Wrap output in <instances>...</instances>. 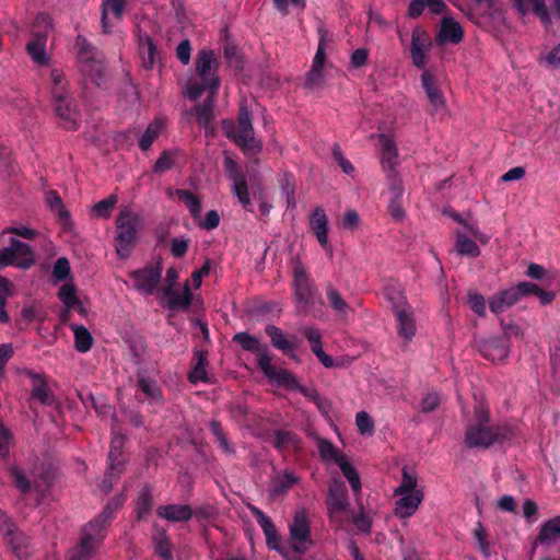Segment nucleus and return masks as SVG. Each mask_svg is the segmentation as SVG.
Wrapping results in <instances>:
<instances>
[{
	"label": "nucleus",
	"instance_id": "62",
	"mask_svg": "<svg viewBox=\"0 0 560 560\" xmlns=\"http://www.w3.org/2000/svg\"><path fill=\"white\" fill-rule=\"evenodd\" d=\"M224 55H225V58H226L230 67H233L236 70L242 69V66H243L242 56L235 46L226 45L224 47Z\"/></svg>",
	"mask_w": 560,
	"mask_h": 560
},
{
	"label": "nucleus",
	"instance_id": "47",
	"mask_svg": "<svg viewBox=\"0 0 560 560\" xmlns=\"http://www.w3.org/2000/svg\"><path fill=\"white\" fill-rule=\"evenodd\" d=\"M338 466L350 483L352 491L359 493L361 491V480L353 465L346 457Z\"/></svg>",
	"mask_w": 560,
	"mask_h": 560
},
{
	"label": "nucleus",
	"instance_id": "4",
	"mask_svg": "<svg viewBox=\"0 0 560 560\" xmlns=\"http://www.w3.org/2000/svg\"><path fill=\"white\" fill-rule=\"evenodd\" d=\"M393 495L396 498L394 515L399 520L413 516L424 500V490L419 485L417 474L404 467L401 480L394 489Z\"/></svg>",
	"mask_w": 560,
	"mask_h": 560
},
{
	"label": "nucleus",
	"instance_id": "3",
	"mask_svg": "<svg viewBox=\"0 0 560 560\" xmlns=\"http://www.w3.org/2000/svg\"><path fill=\"white\" fill-rule=\"evenodd\" d=\"M235 340L243 349L257 353V365L271 384L290 389L299 387L296 377L288 370L275 366L266 347L261 346L256 338L241 332L235 335Z\"/></svg>",
	"mask_w": 560,
	"mask_h": 560
},
{
	"label": "nucleus",
	"instance_id": "11",
	"mask_svg": "<svg viewBox=\"0 0 560 560\" xmlns=\"http://www.w3.org/2000/svg\"><path fill=\"white\" fill-rule=\"evenodd\" d=\"M318 46L313 58L311 69L305 78V86L307 89L319 88L325 82L324 68L327 60L326 50L328 48L330 39L328 31L324 26H320L318 28Z\"/></svg>",
	"mask_w": 560,
	"mask_h": 560
},
{
	"label": "nucleus",
	"instance_id": "61",
	"mask_svg": "<svg viewBox=\"0 0 560 560\" xmlns=\"http://www.w3.org/2000/svg\"><path fill=\"white\" fill-rule=\"evenodd\" d=\"M52 28V18L50 14L46 12H39L34 19L33 30L32 31H42L46 32L48 36V32Z\"/></svg>",
	"mask_w": 560,
	"mask_h": 560
},
{
	"label": "nucleus",
	"instance_id": "60",
	"mask_svg": "<svg viewBox=\"0 0 560 560\" xmlns=\"http://www.w3.org/2000/svg\"><path fill=\"white\" fill-rule=\"evenodd\" d=\"M303 335L305 336V338L310 342V346H311V349H312L313 353H315L316 351H319L320 349H323V346H322V335H320V332H319V330L317 328L306 327V328L303 329Z\"/></svg>",
	"mask_w": 560,
	"mask_h": 560
},
{
	"label": "nucleus",
	"instance_id": "33",
	"mask_svg": "<svg viewBox=\"0 0 560 560\" xmlns=\"http://www.w3.org/2000/svg\"><path fill=\"white\" fill-rule=\"evenodd\" d=\"M389 192L392 199L388 203V213L395 221L400 222L406 215L400 201L404 192L401 179H396V182H394V179L390 180Z\"/></svg>",
	"mask_w": 560,
	"mask_h": 560
},
{
	"label": "nucleus",
	"instance_id": "16",
	"mask_svg": "<svg viewBox=\"0 0 560 560\" xmlns=\"http://www.w3.org/2000/svg\"><path fill=\"white\" fill-rule=\"evenodd\" d=\"M162 277V267L158 265H147L141 269L129 273L133 288L142 294L151 295L154 293Z\"/></svg>",
	"mask_w": 560,
	"mask_h": 560
},
{
	"label": "nucleus",
	"instance_id": "42",
	"mask_svg": "<svg viewBox=\"0 0 560 560\" xmlns=\"http://www.w3.org/2000/svg\"><path fill=\"white\" fill-rule=\"evenodd\" d=\"M163 128L164 122L161 119H155L152 122H150L139 140V148L142 151H148L155 141V139L159 138Z\"/></svg>",
	"mask_w": 560,
	"mask_h": 560
},
{
	"label": "nucleus",
	"instance_id": "57",
	"mask_svg": "<svg viewBox=\"0 0 560 560\" xmlns=\"http://www.w3.org/2000/svg\"><path fill=\"white\" fill-rule=\"evenodd\" d=\"M70 262L66 257H59L52 268V276L57 281H63L70 276Z\"/></svg>",
	"mask_w": 560,
	"mask_h": 560
},
{
	"label": "nucleus",
	"instance_id": "19",
	"mask_svg": "<svg viewBox=\"0 0 560 560\" xmlns=\"http://www.w3.org/2000/svg\"><path fill=\"white\" fill-rule=\"evenodd\" d=\"M2 530L13 553L20 560H26L31 555V542L28 536L18 530L15 524L10 520L4 522Z\"/></svg>",
	"mask_w": 560,
	"mask_h": 560
},
{
	"label": "nucleus",
	"instance_id": "37",
	"mask_svg": "<svg viewBox=\"0 0 560 560\" xmlns=\"http://www.w3.org/2000/svg\"><path fill=\"white\" fill-rule=\"evenodd\" d=\"M208 352L203 350H196L192 362L191 370L188 373V380L190 383L196 384L198 382H207L208 373L205 369L207 363Z\"/></svg>",
	"mask_w": 560,
	"mask_h": 560
},
{
	"label": "nucleus",
	"instance_id": "10",
	"mask_svg": "<svg viewBox=\"0 0 560 560\" xmlns=\"http://www.w3.org/2000/svg\"><path fill=\"white\" fill-rule=\"evenodd\" d=\"M35 264V254L32 247L16 238L10 240V246L0 250V268L15 266L30 269Z\"/></svg>",
	"mask_w": 560,
	"mask_h": 560
},
{
	"label": "nucleus",
	"instance_id": "17",
	"mask_svg": "<svg viewBox=\"0 0 560 560\" xmlns=\"http://www.w3.org/2000/svg\"><path fill=\"white\" fill-rule=\"evenodd\" d=\"M432 40L430 35L422 27L417 26L411 33L410 58L412 65L424 70L428 61V54L431 50Z\"/></svg>",
	"mask_w": 560,
	"mask_h": 560
},
{
	"label": "nucleus",
	"instance_id": "22",
	"mask_svg": "<svg viewBox=\"0 0 560 560\" xmlns=\"http://www.w3.org/2000/svg\"><path fill=\"white\" fill-rule=\"evenodd\" d=\"M104 535H101L94 529L84 526L79 546L71 551L70 560H89L93 551L97 548Z\"/></svg>",
	"mask_w": 560,
	"mask_h": 560
},
{
	"label": "nucleus",
	"instance_id": "28",
	"mask_svg": "<svg viewBox=\"0 0 560 560\" xmlns=\"http://www.w3.org/2000/svg\"><path fill=\"white\" fill-rule=\"evenodd\" d=\"M156 515L168 522L178 523L189 521L194 515V511L187 504H166L160 505L156 509Z\"/></svg>",
	"mask_w": 560,
	"mask_h": 560
},
{
	"label": "nucleus",
	"instance_id": "15",
	"mask_svg": "<svg viewBox=\"0 0 560 560\" xmlns=\"http://www.w3.org/2000/svg\"><path fill=\"white\" fill-rule=\"evenodd\" d=\"M378 145L382 168L386 173L387 178L389 180L394 179V182L400 179L396 171L399 164V155L394 137L387 133H381L378 136Z\"/></svg>",
	"mask_w": 560,
	"mask_h": 560
},
{
	"label": "nucleus",
	"instance_id": "51",
	"mask_svg": "<svg viewBox=\"0 0 560 560\" xmlns=\"http://www.w3.org/2000/svg\"><path fill=\"white\" fill-rule=\"evenodd\" d=\"M326 295L329 301L330 306L339 314H347L350 311V306L343 300L341 294L334 287H328L326 290Z\"/></svg>",
	"mask_w": 560,
	"mask_h": 560
},
{
	"label": "nucleus",
	"instance_id": "14",
	"mask_svg": "<svg viewBox=\"0 0 560 560\" xmlns=\"http://www.w3.org/2000/svg\"><path fill=\"white\" fill-rule=\"evenodd\" d=\"M223 165L229 178L233 182V192L237 197L240 203L246 210H252L246 177L237 162L229 152H224Z\"/></svg>",
	"mask_w": 560,
	"mask_h": 560
},
{
	"label": "nucleus",
	"instance_id": "36",
	"mask_svg": "<svg viewBox=\"0 0 560 560\" xmlns=\"http://www.w3.org/2000/svg\"><path fill=\"white\" fill-rule=\"evenodd\" d=\"M126 2L127 0H103L101 18L103 33L108 34L112 31V25L108 22V12H112L117 20H120Z\"/></svg>",
	"mask_w": 560,
	"mask_h": 560
},
{
	"label": "nucleus",
	"instance_id": "38",
	"mask_svg": "<svg viewBox=\"0 0 560 560\" xmlns=\"http://www.w3.org/2000/svg\"><path fill=\"white\" fill-rule=\"evenodd\" d=\"M153 506L152 488L145 485L139 492L136 505L137 518L145 521L151 515Z\"/></svg>",
	"mask_w": 560,
	"mask_h": 560
},
{
	"label": "nucleus",
	"instance_id": "64",
	"mask_svg": "<svg viewBox=\"0 0 560 560\" xmlns=\"http://www.w3.org/2000/svg\"><path fill=\"white\" fill-rule=\"evenodd\" d=\"M156 553L163 559V560H173V555L171 551V545L166 537L165 533L161 534V538L156 540V547H155Z\"/></svg>",
	"mask_w": 560,
	"mask_h": 560
},
{
	"label": "nucleus",
	"instance_id": "1",
	"mask_svg": "<svg viewBox=\"0 0 560 560\" xmlns=\"http://www.w3.org/2000/svg\"><path fill=\"white\" fill-rule=\"evenodd\" d=\"M208 92L202 103L196 104L185 115L188 120H196L205 129V136L210 133V50L203 48L199 51L195 73L188 79L184 95L191 102L198 101Z\"/></svg>",
	"mask_w": 560,
	"mask_h": 560
},
{
	"label": "nucleus",
	"instance_id": "21",
	"mask_svg": "<svg viewBox=\"0 0 560 560\" xmlns=\"http://www.w3.org/2000/svg\"><path fill=\"white\" fill-rule=\"evenodd\" d=\"M124 502L125 498L121 495L112 498L105 504L102 512L92 521H90L85 526L105 536L106 527L112 523L116 512L122 506Z\"/></svg>",
	"mask_w": 560,
	"mask_h": 560
},
{
	"label": "nucleus",
	"instance_id": "55",
	"mask_svg": "<svg viewBox=\"0 0 560 560\" xmlns=\"http://www.w3.org/2000/svg\"><path fill=\"white\" fill-rule=\"evenodd\" d=\"M275 9L282 15H288L290 9H298L304 11L306 8V0H272Z\"/></svg>",
	"mask_w": 560,
	"mask_h": 560
},
{
	"label": "nucleus",
	"instance_id": "27",
	"mask_svg": "<svg viewBox=\"0 0 560 560\" xmlns=\"http://www.w3.org/2000/svg\"><path fill=\"white\" fill-rule=\"evenodd\" d=\"M163 298L166 299V303L162 302V305L171 311L186 310L190 306L192 300L188 284L185 285L183 292L174 288H163Z\"/></svg>",
	"mask_w": 560,
	"mask_h": 560
},
{
	"label": "nucleus",
	"instance_id": "39",
	"mask_svg": "<svg viewBox=\"0 0 560 560\" xmlns=\"http://www.w3.org/2000/svg\"><path fill=\"white\" fill-rule=\"evenodd\" d=\"M272 445L281 452L296 451L300 448V439L290 431L277 430L275 432Z\"/></svg>",
	"mask_w": 560,
	"mask_h": 560
},
{
	"label": "nucleus",
	"instance_id": "40",
	"mask_svg": "<svg viewBox=\"0 0 560 560\" xmlns=\"http://www.w3.org/2000/svg\"><path fill=\"white\" fill-rule=\"evenodd\" d=\"M456 250L462 256L476 258L480 256L481 250L476 241L469 238L464 232H456Z\"/></svg>",
	"mask_w": 560,
	"mask_h": 560
},
{
	"label": "nucleus",
	"instance_id": "52",
	"mask_svg": "<svg viewBox=\"0 0 560 560\" xmlns=\"http://www.w3.org/2000/svg\"><path fill=\"white\" fill-rule=\"evenodd\" d=\"M298 481L299 478L292 471L284 470L275 481L273 493H284L288 489L298 483Z\"/></svg>",
	"mask_w": 560,
	"mask_h": 560
},
{
	"label": "nucleus",
	"instance_id": "20",
	"mask_svg": "<svg viewBox=\"0 0 560 560\" xmlns=\"http://www.w3.org/2000/svg\"><path fill=\"white\" fill-rule=\"evenodd\" d=\"M293 289L296 304L305 305L313 290L306 269L299 260L293 261Z\"/></svg>",
	"mask_w": 560,
	"mask_h": 560
},
{
	"label": "nucleus",
	"instance_id": "59",
	"mask_svg": "<svg viewBox=\"0 0 560 560\" xmlns=\"http://www.w3.org/2000/svg\"><path fill=\"white\" fill-rule=\"evenodd\" d=\"M468 305L479 316L486 315V300L477 292H469L467 298Z\"/></svg>",
	"mask_w": 560,
	"mask_h": 560
},
{
	"label": "nucleus",
	"instance_id": "29",
	"mask_svg": "<svg viewBox=\"0 0 560 560\" xmlns=\"http://www.w3.org/2000/svg\"><path fill=\"white\" fill-rule=\"evenodd\" d=\"M310 226L314 232L318 243L323 247L328 246V218L325 210L320 207L315 208L311 218Z\"/></svg>",
	"mask_w": 560,
	"mask_h": 560
},
{
	"label": "nucleus",
	"instance_id": "9",
	"mask_svg": "<svg viewBox=\"0 0 560 560\" xmlns=\"http://www.w3.org/2000/svg\"><path fill=\"white\" fill-rule=\"evenodd\" d=\"M249 510L261 527L266 537V544L269 549L279 552L284 560H302V555H298L294 551H291L290 547H285L282 544V537L278 533L272 520L268 515H266L256 506H249Z\"/></svg>",
	"mask_w": 560,
	"mask_h": 560
},
{
	"label": "nucleus",
	"instance_id": "53",
	"mask_svg": "<svg viewBox=\"0 0 560 560\" xmlns=\"http://www.w3.org/2000/svg\"><path fill=\"white\" fill-rule=\"evenodd\" d=\"M355 425L361 435H373L375 424L372 417L366 411H359L355 416Z\"/></svg>",
	"mask_w": 560,
	"mask_h": 560
},
{
	"label": "nucleus",
	"instance_id": "43",
	"mask_svg": "<svg viewBox=\"0 0 560 560\" xmlns=\"http://www.w3.org/2000/svg\"><path fill=\"white\" fill-rule=\"evenodd\" d=\"M317 448L325 462H332L336 465L341 463L346 456L328 440L318 439Z\"/></svg>",
	"mask_w": 560,
	"mask_h": 560
},
{
	"label": "nucleus",
	"instance_id": "32",
	"mask_svg": "<svg viewBox=\"0 0 560 560\" xmlns=\"http://www.w3.org/2000/svg\"><path fill=\"white\" fill-rule=\"evenodd\" d=\"M518 301L514 287H511L494 294L489 301V307L492 313L501 314Z\"/></svg>",
	"mask_w": 560,
	"mask_h": 560
},
{
	"label": "nucleus",
	"instance_id": "56",
	"mask_svg": "<svg viewBox=\"0 0 560 560\" xmlns=\"http://www.w3.org/2000/svg\"><path fill=\"white\" fill-rule=\"evenodd\" d=\"M47 202L52 210H57L58 217L66 223L69 221L70 215L69 212L65 209L61 198L54 190L49 191L47 195Z\"/></svg>",
	"mask_w": 560,
	"mask_h": 560
},
{
	"label": "nucleus",
	"instance_id": "23",
	"mask_svg": "<svg viewBox=\"0 0 560 560\" xmlns=\"http://www.w3.org/2000/svg\"><path fill=\"white\" fill-rule=\"evenodd\" d=\"M47 39L46 32L32 31L31 38L25 46L32 61L42 67L49 63V57L46 52Z\"/></svg>",
	"mask_w": 560,
	"mask_h": 560
},
{
	"label": "nucleus",
	"instance_id": "7",
	"mask_svg": "<svg viewBox=\"0 0 560 560\" xmlns=\"http://www.w3.org/2000/svg\"><path fill=\"white\" fill-rule=\"evenodd\" d=\"M327 516L332 528L342 529L350 520V502L348 492L341 481H332L326 501Z\"/></svg>",
	"mask_w": 560,
	"mask_h": 560
},
{
	"label": "nucleus",
	"instance_id": "34",
	"mask_svg": "<svg viewBox=\"0 0 560 560\" xmlns=\"http://www.w3.org/2000/svg\"><path fill=\"white\" fill-rule=\"evenodd\" d=\"M464 37V32L458 22L452 18H444L441 23L440 32L436 36L439 43L450 42L458 44Z\"/></svg>",
	"mask_w": 560,
	"mask_h": 560
},
{
	"label": "nucleus",
	"instance_id": "25",
	"mask_svg": "<svg viewBox=\"0 0 560 560\" xmlns=\"http://www.w3.org/2000/svg\"><path fill=\"white\" fill-rule=\"evenodd\" d=\"M421 82L432 106V114L445 112L446 101L441 89L435 83L433 75L424 70L421 75Z\"/></svg>",
	"mask_w": 560,
	"mask_h": 560
},
{
	"label": "nucleus",
	"instance_id": "46",
	"mask_svg": "<svg viewBox=\"0 0 560 560\" xmlns=\"http://www.w3.org/2000/svg\"><path fill=\"white\" fill-rule=\"evenodd\" d=\"M177 159V151L164 150L153 165V173L162 174L173 168Z\"/></svg>",
	"mask_w": 560,
	"mask_h": 560
},
{
	"label": "nucleus",
	"instance_id": "31",
	"mask_svg": "<svg viewBox=\"0 0 560 560\" xmlns=\"http://www.w3.org/2000/svg\"><path fill=\"white\" fill-rule=\"evenodd\" d=\"M480 352L486 359L497 362L508 357L509 348L503 340L492 337L481 342Z\"/></svg>",
	"mask_w": 560,
	"mask_h": 560
},
{
	"label": "nucleus",
	"instance_id": "8",
	"mask_svg": "<svg viewBox=\"0 0 560 560\" xmlns=\"http://www.w3.org/2000/svg\"><path fill=\"white\" fill-rule=\"evenodd\" d=\"M125 435L113 429L110 450L108 453V466L101 483V489L108 493L125 470V458L122 457V447Z\"/></svg>",
	"mask_w": 560,
	"mask_h": 560
},
{
	"label": "nucleus",
	"instance_id": "6",
	"mask_svg": "<svg viewBox=\"0 0 560 560\" xmlns=\"http://www.w3.org/2000/svg\"><path fill=\"white\" fill-rule=\"evenodd\" d=\"M237 122V130L235 132L233 121H223V129L226 136L234 140L244 154L258 155L262 149V142L255 137L252 117L245 106L240 109Z\"/></svg>",
	"mask_w": 560,
	"mask_h": 560
},
{
	"label": "nucleus",
	"instance_id": "18",
	"mask_svg": "<svg viewBox=\"0 0 560 560\" xmlns=\"http://www.w3.org/2000/svg\"><path fill=\"white\" fill-rule=\"evenodd\" d=\"M393 308L397 320L398 335L406 341H410L417 329L411 307L401 296L397 303L393 304Z\"/></svg>",
	"mask_w": 560,
	"mask_h": 560
},
{
	"label": "nucleus",
	"instance_id": "58",
	"mask_svg": "<svg viewBox=\"0 0 560 560\" xmlns=\"http://www.w3.org/2000/svg\"><path fill=\"white\" fill-rule=\"evenodd\" d=\"M12 481L14 486L22 492L28 493L31 491V482L25 474L18 467L11 469Z\"/></svg>",
	"mask_w": 560,
	"mask_h": 560
},
{
	"label": "nucleus",
	"instance_id": "26",
	"mask_svg": "<svg viewBox=\"0 0 560 560\" xmlns=\"http://www.w3.org/2000/svg\"><path fill=\"white\" fill-rule=\"evenodd\" d=\"M138 52L142 58L145 69H152L158 58V47L153 38L145 32L138 30L137 32Z\"/></svg>",
	"mask_w": 560,
	"mask_h": 560
},
{
	"label": "nucleus",
	"instance_id": "44",
	"mask_svg": "<svg viewBox=\"0 0 560 560\" xmlns=\"http://www.w3.org/2000/svg\"><path fill=\"white\" fill-rule=\"evenodd\" d=\"M74 347L77 351L85 353L91 350L94 339L91 332L83 325H73Z\"/></svg>",
	"mask_w": 560,
	"mask_h": 560
},
{
	"label": "nucleus",
	"instance_id": "45",
	"mask_svg": "<svg viewBox=\"0 0 560 560\" xmlns=\"http://www.w3.org/2000/svg\"><path fill=\"white\" fill-rule=\"evenodd\" d=\"M138 390H140L145 398L152 401L159 402L162 400V394L154 381H151L144 376H140L137 381Z\"/></svg>",
	"mask_w": 560,
	"mask_h": 560
},
{
	"label": "nucleus",
	"instance_id": "50",
	"mask_svg": "<svg viewBox=\"0 0 560 560\" xmlns=\"http://www.w3.org/2000/svg\"><path fill=\"white\" fill-rule=\"evenodd\" d=\"M58 298L65 304L66 308H77L81 305V301L77 295V291L73 284H63L58 292Z\"/></svg>",
	"mask_w": 560,
	"mask_h": 560
},
{
	"label": "nucleus",
	"instance_id": "2",
	"mask_svg": "<svg viewBox=\"0 0 560 560\" xmlns=\"http://www.w3.org/2000/svg\"><path fill=\"white\" fill-rule=\"evenodd\" d=\"M489 407L480 402L475 407L474 419L468 424L464 442L469 448H488L514 436V431L506 424L491 425Z\"/></svg>",
	"mask_w": 560,
	"mask_h": 560
},
{
	"label": "nucleus",
	"instance_id": "13",
	"mask_svg": "<svg viewBox=\"0 0 560 560\" xmlns=\"http://www.w3.org/2000/svg\"><path fill=\"white\" fill-rule=\"evenodd\" d=\"M137 220L127 212H121L116 221V252L119 257L126 258L136 242Z\"/></svg>",
	"mask_w": 560,
	"mask_h": 560
},
{
	"label": "nucleus",
	"instance_id": "5",
	"mask_svg": "<svg viewBox=\"0 0 560 560\" xmlns=\"http://www.w3.org/2000/svg\"><path fill=\"white\" fill-rule=\"evenodd\" d=\"M314 546L310 511L304 506H299L288 522V547L298 555H304Z\"/></svg>",
	"mask_w": 560,
	"mask_h": 560
},
{
	"label": "nucleus",
	"instance_id": "63",
	"mask_svg": "<svg viewBox=\"0 0 560 560\" xmlns=\"http://www.w3.org/2000/svg\"><path fill=\"white\" fill-rule=\"evenodd\" d=\"M51 79V96H55V92L68 93L66 90V83L63 73L58 69H52L50 72Z\"/></svg>",
	"mask_w": 560,
	"mask_h": 560
},
{
	"label": "nucleus",
	"instance_id": "12",
	"mask_svg": "<svg viewBox=\"0 0 560 560\" xmlns=\"http://www.w3.org/2000/svg\"><path fill=\"white\" fill-rule=\"evenodd\" d=\"M52 102L60 126L71 131L78 130L80 127V112L74 98L69 93L55 92Z\"/></svg>",
	"mask_w": 560,
	"mask_h": 560
},
{
	"label": "nucleus",
	"instance_id": "54",
	"mask_svg": "<svg viewBox=\"0 0 560 560\" xmlns=\"http://www.w3.org/2000/svg\"><path fill=\"white\" fill-rule=\"evenodd\" d=\"M118 199L116 195H110L107 198L94 205L93 210L100 218H108L114 210Z\"/></svg>",
	"mask_w": 560,
	"mask_h": 560
},
{
	"label": "nucleus",
	"instance_id": "49",
	"mask_svg": "<svg viewBox=\"0 0 560 560\" xmlns=\"http://www.w3.org/2000/svg\"><path fill=\"white\" fill-rule=\"evenodd\" d=\"M175 195L185 203L194 218H197L200 214L201 202L191 191L186 189H176Z\"/></svg>",
	"mask_w": 560,
	"mask_h": 560
},
{
	"label": "nucleus",
	"instance_id": "24",
	"mask_svg": "<svg viewBox=\"0 0 560 560\" xmlns=\"http://www.w3.org/2000/svg\"><path fill=\"white\" fill-rule=\"evenodd\" d=\"M512 2L522 16L532 11L540 20L547 31L551 27L552 18L545 0H512Z\"/></svg>",
	"mask_w": 560,
	"mask_h": 560
},
{
	"label": "nucleus",
	"instance_id": "41",
	"mask_svg": "<svg viewBox=\"0 0 560 560\" xmlns=\"http://www.w3.org/2000/svg\"><path fill=\"white\" fill-rule=\"evenodd\" d=\"M31 376L34 380L32 397L38 399L45 406H51L55 402V397L50 393L47 383L38 374L32 373Z\"/></svg>",
	"mask_w": 560,
	"mask_h": 560
},
{
	"label": "nucleus",
	"instance_id": "48",
	"mask_svg": "<svg viewBox=\"0 0 560 560\" xmlns=\"http://www.w3.org/2000/svg\"><path fill=\"white\" fill-rule=\"evenodd\" d=\"M538 63L551 70L560 69V43L551 47L549 50L540 54Z\"/></svg>",
	"mask_w": 560,
	"mask_h": 560
},
{
	"label": "nucleus",
	"instance_id": "35",
	"mask_svg": "<svg viewBox=\"0 0 560 560\" xmlns=\"http://www.w3.org/2000/svg\"><path fill=\"white\" fill-rule=\"evenodd\" d=\"M560 539V516H555L540 526L536 544L553 545Z\"/></svg>",
	"mask_w": 560,
	"mask_h": 560
},
{
	"label": "nucleus",
	"instance_id": "30",
	"mask_svg": "<svg viewBox=\"0 0 560 560\" xmlns=\"http://www.w3.org/2000/svg\"><path fill=\"white\" fill-rule=\"evenodd\" d=\"M266 334L269 336L271 343L276 349L281 350L289 358L299 361L294 351L295 343L289 340L279 327L269 325L266 327Z\"/></svg>",
	"mask_w": 560,
	"mask_h": 560
}]
</instances>
